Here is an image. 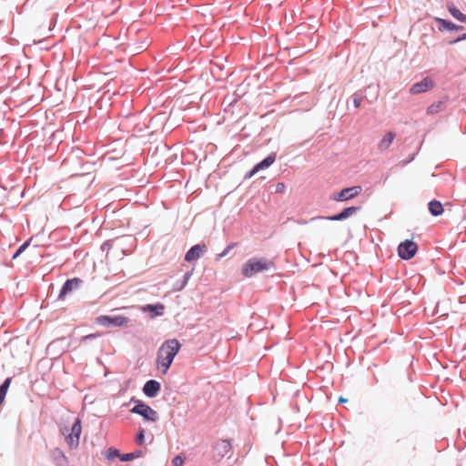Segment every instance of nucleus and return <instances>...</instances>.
Segmentation results:
<instances>
[{
	"instance_id": "obj_1",
	"label": "nucleus",
	"mask_w": 466,
	"mask_h": 466,
	"mask_svg": "<svg viewBox=\"0 0 466 466\" xmlns=\"http://www.w3.org/2000/svg\"><path fill=\"white\" fill-rule=\"evenodd\" d=\"M180 348L181 344L176 339H167L160 346L157 351V364L162 373H167Z\"/></svg>"
},
{
	"instance_id": "obj_2",
	"label": "nucleus",
	"mask_w": 466,
	"mask_h": 466,
	"mask_svg": "<svg viewBox=\"0 0 466 466\" xmlns=\"http://www.w3.org/2000/svg\"><path fill=\"white\" fill-rule=\"evenodd\" d=\"M272 267V262L265 258H251L242 267V274L246 278H251L257 273L268 270Z\"/></svg>"
},
{
	"instance_id": "obj_3",
	"label": "nucleus",
	"mask_w": 466,
	"mask_h": 466,
	"mask_svg": "<svg viewBox=\"0 0 466 466\" xmlns=\"http://www.w3.org/2000/svg\"><path fill=\"white\" fill-rule=\"evenodd\" d=\"M82 432V426L80 419H76L72 425L70 431L67 430L64 432L66 441L70 449H75L79 444V439Z\"/></svg>"
},
{
	"instance_id": "obj_4",
	"label": "nucleus",
	"mask_w": 466,
	"mask_h": 466,
	"mask_svg": "<svg viewBox=\"0 0 466 466\" xmlns=\"http://www.w3.org/2000/svg\"><path fill=\"white\" fill-rule=\"evenodd\" d=\"M129 322V319L123 315L117 316H99L96 319V323L104 326L124 327Z\"/></svg>"
},
{
	"instance_id": "obj_5",
	"label": "nucleus",
	"mask_w": 466,
	"mask_h": 466,
	"mask_svg": "<svg viewBox=\"0 0 466 466\" xmlns=\"http://www.w3.org/2000/svg\"><path fill=\"white\" fill-rule=\"evenodd\" d=\"M131 412L141 415L147 420L155 422L158 420L157 412L150 406L141 401H138V403L131 409Z\"/></svg>"
},
{
	"instance_id": "obj_6",
	"label": "nucleus",
	"mask_w": 466,
	"mask_h": 466,
	"mask_svg": "<svg viewBox=\"0 0 466 466\" xmlns=\"http://www.w3.org/2000/svg\"><path fill=\"white\" fill-rule=\"evenodd\" d=\"M417 244L411 240H405L399 245V256L403 259L411 258L417 252Z\"/></svg>"
},
{
	"instance_id": "obj_7",
	"label": "nucleus",
	"mask_w": 466,
	"mask_h": 466,
	"mask_svg": "<svg viewBox=\"0 0 466 466\" xmlns=\"http://www.w3.org/2000/svg\"><path fill=\"white\" fill-rule=\"evenodd\" d=\"M362 188L360 186H354L347 188H343L337 195L333 197V199L338 202L346 201L351 199L360 194Z\"/></svg>"
},
{
	"instance_id": "obj_8",
	"label": "nucleus",
	"mask_w": 466,
	"mask_h": 466,
	"mask_svg": "<svg viewBox=\"0 0 466 466\" xmlns=\"http://www.w3.org/2000/svg\"><path fill=\"white\" fill-rule=\"evenodd\" d=\"M358 209H359V208H357V207H350V208H344L340 213H339L337 215L329 216V217H316V218H311V220H315V219H327V220H331V221L343 220V219H346L349 217L354 215L358 211Z\"/></svg>"
},
{
	"instance_id": "obj_9",
	"label": "nucleus",
	"mask_w": 466,
	"mask_h": 466,
	"mask_svg": "<svg viewBox=\"0 0 466 466\" xmlns=\"http://www.w3.org/2000/svg\"><path fill=\"white\" fill-rule=\"evenodd\" d=\"M433 87V81L430 77H425L421 81L415 83L410 89V94L417 95L426 92Z\"/></svg>"
},
{
	"instance_id": "obj_10",
	"label": "nucleus",
	"mask_w": 466,
	"mask_h": 466,
	"mask_svg": "<svg viewBox=\"0 0 466 466\" xmlns=\"http://www.w3.org/2000/svg\"><path fill=\"white\" fill-rule=\"evenodd\" d=\"M80 283H81V279H79L78 278H74V279L66 280L60 290V293L58 296L59 299H65L67 294H69L74 289H76L79 287Z\"/></svg>"
},
{
	"instance_id": "obj_11",
	"label": "nucleus",
	"mask_w": 466,
	"mask_h": 466,
	"mask_svg": "<svg viewBox=\"0 0 466 466\" xmlns=\"http://www.w3.org/2000/svg\"><path fill=\"white\" fill-rule=\"evenodd\" d=\"M206 250L205 245H195L186 254L185 260L192 262L200 258L203 252Z\"/></svg>"
},
{
	"instance_id": "obj_12",
	"label": "nucleus",
	"mask_w": 466,
	"mask_h": 466,
	"mask_svg": "<svg viewBox=\"0 0 466 466\" xmlns=\"http://www.w3.org/2000/svg\"><path fill=\"white\" fill-rule=\"evenodd\" d=\"M160 390V383L157 380H150L146 382L143 387L144 393L150 398L155 397Z\"/></svg>"
},
{
	"instance_id": "obj_13",
	"label": "nucleus",
	"mask_w": 466,
	"mask_h": 466,
	"mask_svg": "<svg viewBox=\"0 0 466 466\" xmlns=\"http://www.w3.org/2000/svg\"><path fill=\"white\" fill-rule=\"evenodd\" d=\"M275 159H276L275 155H269L265 159H263L261 162H259L256 166H254V167L252 168V170L247 177H251L259 170L270 167L274 163Z\"/></svg>"
},
{
	"instance_id": "obj_14",
	"label": "nucleus",
	"mask_w": 466,
	"mask_h": 466,
	"mask_svg": "<svg viewBox=\"0 0 466 466\" xmlns=\"http://www.w3.org/2000/svg\"><path fill=\"white\" fill-rule=\"evenodd\" d=\"M395 137V133L391 131L387 132L378 143V149L381 152L386 151L392 144Z\"/></svg>"
},
{
	"instance_id": "obj_15",
	"label": "nucleus",
	"mask_w": 466,
	"mask_h": 466,
	"mask_svg": "<svg viewBox=\"0 0 466 466\" xmlns=\"http://www.w3.org/2000/svg\"><path fill=\"white\" fill-rule=\"evenodd\" d=\"M436 22L440 25V30L446 29V30H462L463 27L461 25H457L453 24L451 21L442 19V18H436Z\"/></svg>"
},
{
	"instance_id": "obj_16",
	"label": "nucleus",
	"mask_w": 466,
	"mask_h": 466,
	"mask_svg": "<svg viewBox=\"0 0 466 466\" xmlns=\"http://www.w3.org/2000/svg\"><path fill=\"white\" fill-rule=\"evenodd\" d=\"M448 10L455 19L460 22L466 23V15L462 14L452 3L448 5Z\"/></svg>"
},
{
	"instance_id": "obj_17",
	"label": "nucleus",
	"mask_w": 466,
	"mask_h": 466,
	"mask_svg": "<svg viewBox=\"0 0 466 466\" xmlns=\"http://www.w3.org/2000/svg\"><path fill=\"white\" fill-rule=\"evenodd\" d=\"M429 211L432 216H439L443 213L442 204L438 200H432L429 203Z\"/></svg>"
},
{
	"instance_id": "obj_18",
	"label": "nucleus",
	"mask_w": 466,
	"mask_h": 466,
	"mask_svg": "<svg viewBox=\"0 0 466 466\" xmlns=\"http://www.w3.org/2000/svg\"><path fill=\"white\" fill-rule=\"evenodd\" d=\"M143 311H152L155 313V316H159L163 314L164 305L157 304V305H147L143 307Z\"/></svg>"
},
{
	"instance_id": "obj_19",
	"label": "nucleus",
	"mask_w": 466,
	"mask_h": 466,
	"mask_svg": "<svg viewBox=\"0 0 466 466\" xmlns=\"http://www.w3.org/2000/svg\"><path fill=\"white\" fill-rule=\"evenodd\" d=\"M12 379L7 378L4 383L0 386V405L4 402L7 390L9 389V386L11 384Z\"/></svg>"
},
{
	"instance_id": "obj_20",
	"label": "nucleus",
	"mask_w": 466,
	"mask_h": 466,
	"mask_svg": "<svg viewBox=\"0 0 466 466\" xmlns=\"http://www.w3.org/2000/svg\"><path fill=\"white\" fill-rule=\"evenodd\" d=\"M442 109H443V103L441 101H439L435 104L431 105L427 109V113L430 115H434V114L441 112Z\"/></svg>"
},
{
	"instance_id": "obj_21",
	"label": "nucleus",
	"mask_w": 466,
	"mask_h": 466,
	"mask_svg": "<svg viewBox=\"0 0 466 466\" xmlns=\"http://www.w3.org/2000/svg\"><path fill=\"white\" fill-rule=\"evenodd\" d=\"M106 457L107 460L112 461L115 458L120 459V452L117 449L115 448H109L106 452Z\"/></svg>"
},
{
	"instance_id": "obj_22",
	"label": "nucleus",
	"mask_w": 466,
	"mask_h": 466,
	"mask_svg": "<svg viewBox=\"0 0 466 466\" xmlns=\"http://www.w3.org/2000/svg\"><path fill=\"white\" fill-rule=\"evenodd\" d=\"M136 442L138 445L144 444V442H145V430L144 429L139 430V432L137 433V435L136 437Z\"/></svg>"
},
{
	"instance_id": "obj_23",
	"label": "nucleus",
	"mask_w": 466,
	"mask_h": 466,
	"mask_svg": "<svg viewBox=\"0 0 466 466\" xmlns=\"http://www.w3.org/2000/svg\"><path fill=\"white\" fill-rule=\"evenodd\" d=\"M29 246V242L26 241L23 245L19 247L16 252L14 254L13 258H16L27 247Z\"/></svg>"
},
{
	"instance_id": "obj_24",
	"label": "nucleus",
	"mask_w": 466,
	"mask_h": 466,
	"mask_svg": "<svg viewBox=\"0 0 466 466\" xmlns=\"http://www.w3.org/2000/svg\"><path fill=\"white\" fill-rule=\"evenodd\" d=\"M29 246V242L26 241L23 245L19 247L16 252L14 254L13 258H16L27 247Z\"/></svg>"
},
{
	"instance_id": "obj_25",
	"label": "nucleus",
	"mask_w": 466,
	"mask_h": 466,
	"mask_svg": "<svg viewBox=\"0 0 466 466\" xmlns=\"http://www.w3.org/2000/svg\"><path fill=\"white\" fill-rule=\"evenodd\" d=\"M29 246V242L26 241L23 245L19 247L16 252L14 254L13 258H16L27 247Z\"/></svg>"
},
{
	"instance_id": "obj_26",
	"label": "nucleus",
	"mask_w": 466,
	"mask_h": 466,
	"mask_svg": "<svg viewBox=\"0 0 466 466\" xmlns=\"http://www.w3.org/2000/svg\"><path fill=\"white\" fill-rule=\"evenodd\" d=\"M218 447L221 448V450L225 452H228L230 449V443L227 441H222L219 444H218Z\"/></svg>"
},
{
	"instance_id": "obj_27",
	"label": "nucleus",
	"mask_w": 466,
	"mask_h": 466,
	"mask_svg": "<svg viewBox=\"0 0 466 466\" xmlns=\"http://www.w3.org/2000/svg\"><path fill=\"white\" fill-rule=\"evenodd\" d=\"M121 461H132L134 460V455L130 452V453H126V454H120V459H119Z\"/></svg>"
},
{
	"instance_id": "obj_28",
	"label": "nucleus",
	"mask_w": 466,
	"mask_h": 466,
	"mask_svg": "<svg viewBox=\"0 0 466 466\" xmlns=\"http://www.w3.org/2000/svg\"><path fill=\"white\" fill-rule=\"evenodd\" d=\"M184 463V459L181 456H177L173 460L174 466H182Z\"/></svg>"
},
{
	"instance_id": "obj_29",
	"label": "nucleus",
	"mask_w": 466,
	"mask_h": 466,
	"mask_svg": "<svg viewBox=\"0 0 466 466\" xmlns=\"http://www.w3.org/2000/svg\"><path fill=\"white\" fill-rule=\"evenodd\" d=\"M276 190H277V192H279V193L283 192L285 190L284 183H278L277 187H276Z\"/></svg>"
},
{
	"instance_id": "obj_30",
	"label": "nucleus",
	"mask_w": 466,
	"mask_h": 466,
	"mask_svg": "<svg viewBox=\"0 0 466 466\" xmlns=\"http://www.w3.org/2000/svg\"><path fill=\"white\" fill-rule=\"evenodd\" d=\"M462 40H466V34H463L462 35L459 36L457 39L451 42V44H454Z\"/></svg>"
},
{
	"instance_id": "obj_31",
	"label": "nucleus",
	"mask_w": 466,
	"mask_h": 466,
	"mask_svg": "<svg viewBox=\"0 0 466 466\" xmlns=\"http://www.w3.org/2000/svg\"><path fill=\"white\" fill-rule=\"evenodd\" d=\"M98 335L97 334H89V335H86V336H84L81 340H86V339H95L96 338Z\"/></svg>"
},
{
	"instance_id": "obj_32",
	"label": "nucleus",
	"mask_w": 466,
	"mask_h": 466,
	"mask_svg": "<svg viewBox=\"0 0 466 466\" xmlns=\"http://www.w3.org/2000/svg\"><path fill=\"white\" fill-rule=\"evenodd\" d=\"M353 104L356 107H359L360 106V98H354Z\"/></svg>"
},
{
	"instance_id": "obj_33",
	"label": "nucleus",
	"mask_w": 466,
	"mask_h": 466,
	"mask_svg": "<svg viewBox=\"0 0 466 466\" xmlns=\"http://www.w3.org/2000/svg\"><path fill=\"white\" fill-rule=\"evenodd\" d=\"M134 455V459L139 458L142 455L141 451L131 452Z\"/></svg>"
},
{
	"instance_id": "obj_34",
	"label": "nucleus",
	"mask_w": 466,
	"mask_h": 466,
	"mask_svg": "<svg viewBox=\"0 0 466 466\" xmlns=\"http://www.w3.org/2000/svg\"><path fill=\"white\" fill-rule=\"evenodd\" d=\"M347 401H348V400H347V399H345V398H343V397H339V403H346Z\"/></svg>"
},
{
	"instance_id": "obj_35",
	"label": "nucleus",
	"mask_w": 466,
	"mask_h": 466,
	"mask_svg": "<svg viewBox=\"0 0 466 466\" xmlns=\"http://www.w3.org/2000/svg\"><path fill=\"white\" fill-rule=\"evenodd\" d=\"M230 248V247H228L227 249H225V251L223 252V254H221L220 256H224L225 254H227V252L228 251V249Z\"/></svg>"
}]
</instances>
